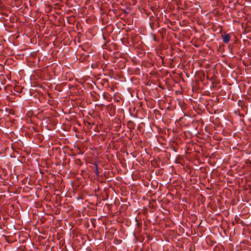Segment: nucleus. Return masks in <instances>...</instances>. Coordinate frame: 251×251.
Segmentation results:
<instances>
[{"instance_id": "f257e3e1", "label": "nucleus", "mask_w": 251, "mask_h": 251, "mask_svg": "<svg viewBox=\"0 0 251 251\" xmlns=\"http://www.w3.org/2000/svg\"><path fill=\"white\" fill-rule=\"evenodd\" d=\"M230 35L229 34H226L223 36V41L226 44L229 43L230 40Z\"/></svg>"}, {"instance_id": "f03ea898", "label": "nucleus", "mask_w": 251, "mask_h": 251, "mask_svg": "<svg viewBox=\"0 0 251 251\" xmlns=\"http://www.w3.org/2000/svg\"><path fill=\"white\" fill-rule=\"evenodd\" d=\"M95 172H96V174L98 175V174H99V172H98V165L97 164H95Z\"/></svg>"}]
</instances>
